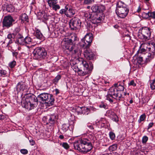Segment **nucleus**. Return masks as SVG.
Returning <instances> with one entry per match:
<instances>
[{"mask_svg":"<svg viewBox=\"0 0 155 155\" xmlns=\"http://www.w3.org/2000/svg\"><path fill=\"white\" fill-rule=\"evenodd\" d=\"M139 50L134 56L139 64H146L153 58L155 55V43L153 42L142 43Z\"/></svg>","mask_w":155,"mask_h":155,"instance_id":"1","label":"nucleus"},{"mask_svg":"<svg viewBox=\"0 0 155 155\" xmlns=\"http://www.w3.org/2000/svg\"><path fill=\"white\" fill-rule=\"evenodd\" d=\"M87 126L89 128L88 130H90V131L87 134V137L75 141L73 144L75 150L84 153H87L91 150L92 148V143H94L95 139L93 133L94 128L92 125L87 124Z\"/></svg>","mask_w":155,"mask_h":155,"instance_id":"2","label":"nucleus"},{"mask_svg":"<svg viewBox=\"0 0 155 155\" xmlns=\"http://www.w3.org/2000/svg\"><path fill=\"white\" fill-rule=\"evenodd\" d=\"M78 61V66L75 65L73 66L74 71L77 72L78 74L81 76L90 74L93 68L92 63L86 61L82 58H79Z\"/></svg>","mask_w":155,"mask_h":155,"instance_id":"3","label":"nucleus"},{"mask_svg":"<svg viewBox=\"0 0 155 155\" xmlns=\"http://www.w3.org/2000/svg\"><path fill=\"white\" fill-rule=\"evenodd\" d=\"M126 4V0H120L117 3L116 13L121 18H125L128 13L129 10Z\"/></svg>","mask_w":155,"mask_h":155,"instance_id":"4","label":"nucleus"},{"mask_svg":"<svg viewBox=\"0 0 155 155\" xmlns=\"http://www.w3.org/2000/svg\"><path fill=\"white\" fill-rule=\"evenodd\" d=\"M76 40L77 37L75 35L72 36L71 38L66 39L64 41V46L66 49L68 50L73 54L79 55L81 54V50L75 46L71 47V45L73 44V42Z\"/></svg>","mask_w":155,"mask_h":155,"instance_id":"5","label":"nucleus"},{"mask_svg":"<svg viewBox=\"0 0 155 155\" xmlns=\"http://www.w3.org/2000/svg\"><path fill=\"white\" fill-rule=\"evenodd\" d=\"M106 97V99L110 102H112L113 101L112 98L118 101H122L124 100V98L122 96L121 92H118L116 88L113 87L109 89Z\"/></svg>","mask_w":155,"mask_h":155,"instance_id":"6","label":"nucleus"},{"mask_svg":"<svg viewBox=\"0 0 155 155\" xmlns=\"http://www.w3.org/2000/svg\"><path fill=\"white\" fill-rule=\"evenodd\" d=\"M34 56L35 59L41 60L48 58L47 51L45 48L41 47L36 48L33 52Z\"/></svg>","mask_w":155,"mask_h":155,"instance_id":"7","label":"nucleus"},{"mask_svg":"<svg viewBox=\"0 0 155 155\" xmlns=\"http://www.w3.org/2000/svg\"><path fill=\"white\" fill-rule=\"evenodd\" d=\"M151 34L150 29V28L143 27L142 28L141 32L138 33V37L143 41H144L150 38Z\"/></svg>","mask_w":155,"mask_h":155,"instance_id":"8","label":"nucleus"},{"mask_svg":"<svg viewBox=\"0 0 155 155\" xmlns=\"http://www.w3.org/2000/svg\"><path fill=\"white\" fill-rule=\"evenodd\" d=\"M93 39L92 34H87L82 39L81 45L83 47L89 48L91 46Z\"/></svg>","mask_w":155,"mask_h":155,"instance_id":"9","label":"nucleus"},{"mask_svg":"<svg viewBox=\"0 0 155 155\" xmlns=\"http://www.w3.org/2000/svg\"><path fill=\"white\" fill-rule=\"evenodd\" d=\"M81 23L80 20L77 17L73 18L69 22L70 27L72 30L78 29L81 27Z\"/></svg>","mask_w":155,"mask_h":155,"instance_id":"10","label":"nucleus"},{"mask_svg":"<svg viewBox=\"0 0 155 155\" xmlns=\"http://www.w3.org/2000/svg\"><path fill=\"white\" fill-rule=\"evenodd\" d=\"M15 20L10 15H8L5 16L2 21L3 27L6 28H9L13 25V22H14Z\"/></svg>","mask_w":155,"mask_h":155,"instance_id":"11","label":"nucleus"},{"mask_svg":"<svg viewBox=\"0 0 155 155\" xmlns=\"http://www.w3.org/2000/svg\"><path fill=\"white\" fill-rule=\"evenodd\" d=\"M92 13H96L97 14L103 15V12L105 10V6L101 4L94 5L91 7Z\"/></svg>","mask_w":155,"mask_h":155,"instance_id":"12","label":"nucleus"},{"mask_svg":"<svg viewBox=\"0 0 155 155\" xmlns=\"http://www.w3.org/2000/svg\"><path fill=\"white\" fill-rule=\"evenodd\" d=\"M102 16L103 15L97 14L96 13H92L90 14L89 18L92 23L94 24H97L101 22Z\"/></svg>","mask_w":155,"mask_h":155,"instance_id":"13","label":"nucleus"},{"mask_svg":"<svg viewBox=\"0 0 155 155\" xmlns=\"http://www.w3.org/2000/svg\"><path fill=\"white\" fill-rule=\"evenodd\" d=\"M105 115L114 121L117 122L119 120L118 117L115 113L114 110L110 109L107 110Z\"/></svg>","mask_w":155,"mask_h":155,"instance_id":"14","label":"nucleus"},{"mask_svg":"<svg viewBox=\"0 0 155 155\" xmlns=\"http://www.w3.org/2000/svg\"><path fill=\"white\" fill-rule=\"evenodd\" d=\"M37 19L40 20V22H43L46 23V21L48 20V16L44 12H39L37 15Z\"/></svg>","mask_w":155,"mask_h":155,"instance_id":"15","label":"nucleus"},{"mask_svg":"<svg viewBox=\"0 0 155 155\" xmlns=\"http://www.w3.org/2000/svg\"><path fill=\"white\" fill-rule=\"evenodd\" d=\"M21 103L22 106L28 110L33 109L35 107L34 105L31 104L29 102L27 101L26 99L22 100Z\"/></svg>","mask_w":155,"mask_h":155,"instance_id":"16","label":"nucleus"},{"mask_svg":"<svg viewBox=\"0 0 155 155\" xmlns=\"http://www.w3.org/2000/svg\"><path fill=\"white\" fill-rule=\"evenodd\" d=\"M57 117L55 114L48 115L46 117H45L44 118H46L48 120V123L51 125H54L56 121Z\"/></svg>","mask_w":155,"mask_h":155,"instance_id":"17","label":"nucleus"},{"mask_svg":"<svg viewBox=\"0 0 155 155\" xmlns=\"http://www.w3.org/2000/svg\"><path fill=\"white\" fill-rule=\"evenodd\" d=\"M75 109L76 110L84 114L88 115L90 113V109L89 108L86 107H81L76 106Z\"/></svg>","mask_w":155,"mask_h":155,"instance_id":"18","label":"nucleus"},{"mask_svg":"<svg viewBox=\"0 0 155 155\" xmlns=\"http://www.w3.org/2000/svg\"><path fill=\"white\" fill-rule=\"evenodd\" d=\"M86 49L84 51V57L89 60L93 59L94 54L89 49V48H85Z\"/></svg>","mask_w":155,"mask_h":155,"instance_id":"19","label":"nucleus"},{"mask_svg":"<svg viewBox=\"0 0 155 155\" xmlns=\"http://www.w3.org/2000/svg\"><path fill=\"white\" fill-rule=\"evenodd\" d=\"M47 97L48 98H47L46 100L45 103L46 104H47V106H48L53 105L55 101V99L53 95L49 94Z\"/></svg>","mask_w":155,"mask_h":155,"instance_id":"20","label":"nucleus"},{"mask_svg":"<svg viewBox=\"0 0 155 155\" xmlns=\"http://www.w3.org/2000/svg\"><path fill=\"white\" fill-rule=\"evenodd\" d=\"M25 99L27 100V101L29 102L34 105L35 104V103H37L38 101L37 97L34 95L28 96L26 97Z\"/></svg>","mask_w":155,"mask_h":155,"instance_id":"21","label":"nucleus"},{"mask_svg":"<svg viewBox=\"0 0 155 155\" xmlns=\"http://www.w3.org/2000/svg\"><path fill=\"white\" fill-rule=\"evenodd\" d=\"M34 36L35 37L34 38H36L37 39L43 40L45 39V37L38 29H36L34 33Z\"/></svg>","mask_w":155,"mask_h":155,"instance_id":"22","label":"nucleus"},{"mask_svg":"<svg viewBox=\"0 0 155 155\" xmlns=\"http://www.w3.org/2000/svg\"><path fill=\"white\" fill-rule=\"evenodd\" d=\"M48 93H41L38 96V100L41 101V102L42 101L45 103L47 98H48L47 97L48 96Z\"/></svg>","mask_w":155,"mask_h":155,"instance_id":"23","label":"nucleus"},{"mask_svg":"<svg viewBox=\"0 0 155 155\" xmlns=\"http://www.w3.org/2000/svg\"><path fill=\"white\" fill-rule=\"evenodd\" d=\"M26 88L25 84L23 83L19 82L16 86V90L17 91H23Z\"/></svg>","mask_w":155,"mask_h":155,"instance_id":"24","label":"nucleus"},{"mask_svg":"<svg viewBox=\"0 0 155 155\" xmlns=\"http://www.w3.org/2000/svg\"><path fill=\"white\" fill-rule=\"evenodd\" d=\"M124 83H122L120 84L119 83H116L114 84V87L116 88L118 92L122 91L124 90V87L123 86Z\"/></svg>","mask_w":155,"mask_h":155,"instance_id":"25","label":"nucleus"},{"mask_svg":"<svg viewBox=\"0 0 155 155\" xmlns=\"http://www.w3.org/2000/svg\"><path fill=\"white\" fill-rule=\"evenodd\" d=\"M69 5H67L65 7V9H61L60 10L59 13L61 15L64 14L67 17H69L68 12H67L68 8H69Z\"/></svg>","mask_w":155,"mask_h":155,"instance_id":"26","label":"nucleus"},{"mask_svg":"<svg viewBox=\"0 0 155 155\" xmlns=\"http://www.w3.org/2000/svg\"><path fill=\"white\" fill-rule=\"evenodd\" d=\"M20 19L21 20V22L23 23L25 21H28V17L25 13L22 14L20 16Z\"/></svg>","mask_w":155,"mask_h":155,"instance_id":"27","label":"nucleus"},{"mask_svg":"<svg viewBox=\"0 0 155 155\" xmlns=\"http://www.w3.org/2000/svg\"><path fill=\"white\" fill-rule=\"evenodd\" d=\"M68 15H69V17H71L73 15H74L76 11L75 10L72 8L71 7L69 6V8H68Z\"/></svg>","mask_w":155,"mask_h":155,"instance_id":"28","label":"nucleus"},{"mask_svg":"<svg viewBox=\"0 0 155 155\" xmlns=\"http://www.w3.org/2000/svg\"><path fill=\"white\" fill-rule=\"evenodd\" d=\"M70 126L73 127V126H71L69 124H64L62 125L61 129L64 132H66L69 128Z\"/></svg>","mask_w":155,"mask_h":155,"instance_id":"29","label":"nucleus"},{"mask_svg":"<svg viewBox=\"0 0 155 155\" xmlns=\"http://www.w3.org/2000/svg\"><path fill=\"white\" fill-rule=\"evenodd\" d=\"M47 2L49 6L51 8L55 4H57L58 3L57 0H48Z\"/></svg>","mask_w":155,"mask_h":155,"instance_id":"30","label":"nucleus"},{"mask_svg":"<svg viewBox=\"0 0 155 155\" xmlns=\"http://www.w3.org/2000/svg\"><path fill=\"white\" fill-rule=\"evenodd\" d=\"M47 2L49 6L51 8L55 4H57L58 3L57 0H48Z\"/></svg>","mask_w":155,"mask_h":155,"instance_id":"31","label":"nucleus"},{"mask_svg":"<svg viewBox=\"0 0 155 155\" xmlns=\"http://www.w3.org/2000/svg\"><path fill=\"white\" fill-rule=\"evenodd\" d=\"M33 41V39L28 36L25 38V44H30L32 43Z\"/></svg>","mask_w":155,"mask_h":155,"instance_id":"32","label":"nucleus"},{"mask_svg":"<svg viewBox=\"0 0 155 155\" xmlns=\"http://www.w3.org/2000/svg\"><path fill=\"white\" fill-rule=\"evenodd\" d=\"M150 87L152 90L155 89V78L152 80L149 81Z\"/></svg>","mask_w":155,"mask_h":155,"instance_id":"33","label":"nucleus"},{"mask_svg":"<svg viewBox=\"0 0 155 155\" xmlns=\"http://www.w3.org/2000/svg\"><path fill=\"white\" fill-rule=\"evenodd\" d=\"M6 10L8 12H12L14 10V8L12 5H6Z\"/></svg>","mask_w":155,"mask_h":155,"instance_id":"34","label":"nucleus"},{"mask_svg":"<svg viewBox=\"0 0 155 155\" xmlns=\"http://www.w3.org/2000/svg\"><path fill=\"white\" fill-rule=\"evenodd\" d=\"M117 148V145L116 144H113L110 146L108 148L110 151H112L116 150Z\"/></svg>","mask_w":155,"mask_h":155,"instance_id":"35","label":"nucleus"},{"mask_svg":"<svg viewBox=\"0 0 155 155\" xmlns=\"http://www.w3.org/2000/svg\"><path fill=\"white\" fill-rule=\"evenodd\" d=\"M146 115L145 114L141 115L139 119L138 120V122L140 123L142 121H143L145 119Z\"/></svg>","mask_w":155,"mask_h":155,"instance_id":"36","label":"nucleus"},{"mask_svg":"<svg viewBox=\"0 0 155 155\" xmlns=\"http://www.w3.org/2000/svg\"><path fill=\"white\" fill-rule=\"evenodd\" d=\"M99 106L101 108H103L105 109H106L108 108V106L107 104L102 102L99 104Z\"/></svg>","mask_w":155,"mask_h":155,"instance_id":"37","label":"nucleus"},{"mask_svg":"<svg viewBox=\"0 0 155 155\" xmlns=\"http://www.w3.org/2000/svg\"><path fill=\"white\" fill-rule=\"evenodd\" d=\"M61 76L60 75H58L53 80V82L55 84H56L59 80L61 78Z\"/></svg>","mask_w":155,"mask_h":155,"instance_id":"38","label":"nucleus"},{"mask_svg":"<svg viewBox=\"0 0 155 155\" xmlns=\"http://www.w3.org/2000/svg\"><path fill=\"white\" fill-rule=\"evenodd\" d=\"M60 8V6L59 5L57 4H56L54 6L51 8L52 9L56 11L57 10H59Z\"/></svg>","mask_w":155,"mask_h":155,"instance_id":"39","label":"nucleus"},{"mask_svg":"<svg viewBox=\"0 0 155 155\" xmlns=\"http://www.w3.org/2000/svg\"><path fill=\"white\" fill-rule=\"evenodd\" d=\"M17 41L19 44L24 45H25V38L23 37L21 38L18 39H17Z\"/></svg>","mask_w":155,"mask_h":155,"instance_id":"40","label":"nucleus"},{"mask_svg":"<svg viewBox=\"0 0 155 155\" xmlns=\"http://www.w3.org/2000/svg\"><path fill=\"white\" fill-rule=\"evenodd\" d=\"M109 135L110 139L112 140H114L115 138V134L114 133L112 132H109Z\"/></svg>","mask_w":155,"mask_h":155,"instance_id":"41","label":"nucleus"},{"mask_svg":"<svg viewBox=\"0 0 155 155\" xmlns=\"http://www.w3.org/2000/svg\"><path fill=\"white\" fill-rule=\"evenodd\" d=\"M16 64V62L15 61H13L10 62L9 64V67L11 68H14Z\"/></svg>","mask_w":155,"mask_h":155,"instance_id":"42","label":"nucleus"},{"mask_svg":"<svg viewBox=\"0 0 155 155\" xmlns=\"http://www.w3.org/2000/svg\"><path fill=\"white\" fill-rule=\"evenodd\" d=\"M6 71L4 70H0V76L2 77L5 76L6 74Z\"/></svg>","mask_w":155,"mask_h":155,"instance_id":"43","label":"nucleus"},{"mask_svg":"<svg viewBox=\"0 0 155 155\" xmlns=\"http://www.w3.org/2000/svg\"><path fill=\"white\" fill-rule=\"evenodd\" d=\"M15 35L14 33L9 34L7 35V38L9 39H13L15 38Z\"/></svg>","mask_w":155,"mask_h":155,"instance_id":"44","label":"nucleus"},{"mask_svg":"<svg viewBox=\"0 0 155 155\" xmlns=\"http://www.w3.org/2000/svg\"><path fill=\"white\" fill-rule=\"evenodd\" d=\"M147 14L149 16L151 17L153 19H155V11L151 13L148 12Z\"/></svg>","mask_w":155,"mask_h":155,"instance_id":"45","label":"nucleus"},{"mask_svg":"<svg viewBox=\"0 0 155 155\" xmlns=\"http://www.w3.org/2000/svg\"><path fill=\"white\" fill-rule=\"evenodd\" d=\"M148 140V137L146 136H143L142 139V143H145Z\"/></svg>","mask_w":155,"mask_h":155,"instance_id":"46","label":"nucleus"},{"mask_svg":"<svg viewBox=\"0 0 155 155\" xmlns=\"http://www.w3.org/2000/svg\"><path fill=\"white\" fill-rule=\"evenodd\" d=\"M20 30V28L19 26H18L15 28L13 31V33L15 35H16V34L18 33Z\"/></svg>","mask_w":155,"mask_h":155,"instance_id":"47","label":"nucleus"},{"mask_svg":"<svg viewBox=\"0 0 155 155\" xmlns=\"http://www.w3.org/2000/svg\"><path fill=\"white\" fill-rule=\"evenodd\" d=\"M62 146L66 149L69 148V146L66 143H63L62 144Z\"/></svg>","mask_w":155,"mask_h":155,"instance_id":"48","label":"nucleus"},{"mask_svg":"<svg viewBox=\"0 0 155 155\" xmlns=\"http://www.w3.org/2000/svg\"><path fill=\"white\" fill-rule=\"evenodd\" d=\"M20 152L23 154H26L28 153V151L26 149H22L20 150Z\"/></svg>","mask_w":155,"mask_h":155,"instance_id":"49","label":"nucleus"},{"mask_svg":"<svg viewBox=\"0 0 155 155\" xmlns=\"http://www.w3.org/2000/svg\"><path fill=\"white\" fill-rule=\"evenodd\" d=\"M129 85L133 86L134 87L136 86V84L134 82V80H131L128 84Z\"/></svg>","mask_w":155,"mask_h":155,"instance_id":"50","label":"nucleus"},{"mask_svg":"<svg viewBox=\"0 0 155 155\" xmlns=\"http://www.w3.org/2000/svg\"><path fill=\"white\" fill-rule=\"evenodd\" d=\"M106 121L105 120H104V121L103 124V120L102 121H99V123L101 124V127H104V124H106Z\"/></svg>","mask_w":155,"mask_h":155,"instance_id":"51","label":"nucleus"},{"mask_svg":"<svg viewBox=\"0 0 155 155\" xmlns=\"http://www.w3.org/2000/svg\"><path fill=\"white\" fill-rule=\"evenodd\" d=\"M29 142L31 146H34L35 144V141L33 139L30 140Z\"/></svg>","mask_w":155,"mask_h":155,"instance_id":"52","label":"nucleus"},{"mask_svg":"<svg viewBox=\"0 0 155 155\" xmlns=\"http://www.w3.org/2000/svg\"><path fill=\"white\" fill-rule=\"evenodd\" d=\"M91 3V0H84V3L85 4H89Z\"/></svg>","mask_w":155,"mask_h":155,"instance_id":"53","label":"nucleus"},{"mask_svg":"<svg viewBox=\"0 0 155 155\" xmlns=\"http://www.w3.org/2000/svg\"><path fill=\"white\" fill-rule=\"evenodd\" d=\"M89 109H90V112L92 111H96V108H95L94 107H90L89 108Z\"/></svg>","mask_w":155,"mask_h":155,"instance_id":"54","label":"nucleus"},{"mask_svg":"<svg viewBox=\"0 0 155 155\" xmlns=\"http://www.w3.org/2000/svg\"><path fill=\"white\" fill-rule=\"evenodd\" d=\"M17 37L18 39L21 38L23 37V36L21 34L19 33L17 34Z\"/></svg>","mask_w":155,"mask_h":155,"instance_id":"55","label":"nucleus"},{"mask_svg":"<svg viewBox=\"0 0 155 155\" xmlns=\"http://www.w3.org/2000/svg\"><path fill=\"white\" fill-rule=\"evenodd\" d=\"M153 124L154 123L153 122L150 123L148 126L147 129H149L150 128L152 127Z\"/></svg>","mask_w":155,"mask_h":155,"instance_id":"56","label":"nucleus"},{"mask_svg":"<svg viewBox=\"0 0 155 155\" xmlns=\"http://www.w3.org/2000/svg\"><path fill=\"white\" fill-rule=\"evenodd\" d=\"M18 54V53L16 52H13V56L16 57Z\"/></svg>","mask_w":155,"mask_h":155,"instance_id":"57","label":"nucleus"},{"mask_svg":"<svg viewBox=\"0 0 155 155\" xmlns=\"http://www.w3.org/2000/svg\"><path fill=\"white\" fill-rule=\"evenodd\" d=\"M55 94L56 95H57L59 93V90L58 89H56L55 90Z\"/></svg>","mask_w":155,"mask_h":155,"instance_id":"58","label":"nucleus"},{"mask_svg":"<svg viewBox=\"0 0 155 155\" xmlns=\"http://www.w3.org/2000/svg\"><path fill=\"white\" fill-rule=\"evenodd\" d=\"M12 42H13L12 39H10L8 43V45L11 44H12Z\"/></svg>","mask_w":155,"mask_h":155,"instance_id":"59","label":"nucleus"},{"mask_svg":"<svg viewBox=\"0 0 155 155\" xmlns=\"http://www.w3.org/2000/svg\"><path fill=\"white\" fill-rule=\"evenodd\" d=\"M141 8H140V6H139L137 10V12H140L141 11Z\"/></svg>","mask_w":155,"mask_h":155,"instance_id":"60","label":"nucleus"},{"mask_svg":"<svg viewBox=\"0 0 155 155\" xmlns=\"http://www.w3.org/2000/svg\"><path fill=\"white\" fill-rule=\"evenodd\" d=\"M5 118V116L3 115H0V119H4Z\"/></svg>","mask_w":155,"mask_h":155,"instance_id":"61","label":"nucleus"},{"mask_svg":"<svg viewBox=\"0 0 155 155\" xmlns=\"http://www.w3.org/2000/svg\"><path fill=\"white\" fill-rule=\"evenodd\" d=\"M111 154H112V155H120L118 153H117L116 152H112V153H110Z\"/></svg>","mask_w":155,"mask_h":155,"instance_id":"62","label":"nucleus"},{"mask_svg":"<svg viewBox=\"0 0 155 155\" xmlns=\"http://www.w3.org/2000/svg\"><path fill=\"white\" fill-rule=\"evenodd\" d=\"M59 138L60 139H63L64 138V136L63 135H61L59 136Z\"/></svg>","mask_w":155,"mask_h":155,"instance_id":"63","label":"nucleus"},{"mask_svg":"<svg viewBox=\"0 0 155 155\" xmlns=\"http://www.w3.org/2000/svg\"><path fill=\"white\" fill-rule=\"evenodd\" d=\"M103 155H112L111 153H105L103 154Z\"/></svg>","mask_w":155,"mask_h":155,"instance_id":"64","label":"nucleus"}]
</instances>
